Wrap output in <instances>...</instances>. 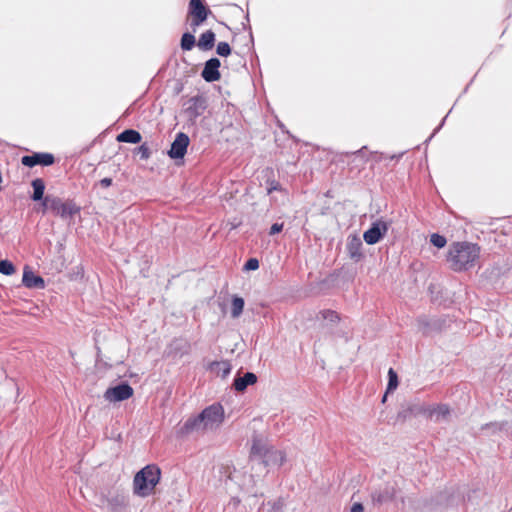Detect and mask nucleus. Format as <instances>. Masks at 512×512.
Listing matches in <instances>:
<instances>
[{
    "label": "nucleus",
    "instance_id": "obj_1",
    "mask_svg": "<svg viewBox=\"0 0 512 512\" xmlns=\"http://www.w3.org/2000/svg\"><path fill=\"white\" fill-rule=\"evenodd\" d=\"M479 253L480 248L477 244L455 242L449 248L447 261L454 271L468 270L475 265Z\"/></svg>",
    "mask_w": 512,
    "mask_h": 512
},
{
    "label": "nucleus",
    "instance_id": "obj_2",
    "mask_svg": "<svg viewBox=\"0 0 512 512\" xmlns=\"http://www.w3.org/2000/svg\"><path fill=\"white\" fill-rule=\"evenodd\" d=\"M250 457L252 461H258L265 467L281 466L285 461L282 451L270 447L258 436L253 437Z\"/></svg>",
    "mask_w": 512,
    "mask_h": 512
},
{
    "label": "nucleus",
    "instance_id": "obj_3",
    "mask_svg": "<svg viewBox=\"0 0 512 512\" xmlns=\"http://www.w3.org/2000/svg\"><path fill=\"white\" fill-rule=\"evenodd\" d=\"M161 470L158 466L147 465L138 471L133 479V493L139 497L151 495L159 483Z\"/></svg>",
    "mask_w": 512,
    "mask_h": 512
},
{
    "label": "nucleus",
    "instance_id": "obj_4",
    "mask_svg": "<svg viewBox=\"0 0 512 512\" xmlns=\"http://www.w3.org/2000/svg\"><path fill=\"white\" fill-rule=\"evenodd\" d=\"M101 505L109 512H123L128 505V495L120 489H111L100 496Z\"/></svg>",
    "mask_w": 512,
    "mask_h": 512
},
{
    "label": "nucleus",
    "instance_id": "obj_5",
    "mask_svg": "<svg viewBox=\"0 0 512 512\" xmlns=\"http://www.w3.org/2000/svg\"><path fill=\"white\" fill-rule=\"evenodd\" d=\"M208 107L207 97L203 94H197L190 97L183 103V113L191 122L202 116Z\"/></svg>",
    "mask_w": 512,
    "mask_h": 512
},
{
    "label": "nucleus",
    "instance_id": "obj_6",
    "mask_svg": "<svg viewBox=\"0 0 512 512\" xmlns=\"http://www.w3.org/2000/svg\"><path fill=\"white\" fill-rule=\"evenodd\" d=\"M47 201L50 202V210L63 219L71 218L80 212V207L71 200L64 202L61 198L54 196Z\"/></svg>",
    "mask_w": 512,
    "mask_h": 512
},
{
    "label": "nucleus",
    "instance_id": "obj_7",
    "mask_svg": "<svg viewBox=\"0 0 512 512\" xmlns=\"http://www.w3.org/2000/svg\"><path fill=\"white\" fill-rule=\"evenodd\" d=\"M207 430L218 427L224 419V410L220 404H212L200 413Z\"/></svg>",
    "mask_w": 512,
    "mask_h": 512
},
{
    "label": "nucleus",
    "instance_id": "obj_8",
    "mask_svg": "<svg viewBox=\"0 0 512 512\" xmlns=\"http://www.w3.org/2000/svg\"><path fill=\"white\" fill-rule=\"evenodd\" d=\"M188 13L192 17L191 27L195 31V28L200 26L207 19L211 10L205 6L203 0H190Z\"/></svg>",
    "mask_w": 512,
    "mask_h": 512
},
{
    "label": "nucleus",
    "instance_id": "obj_9",
    "mask_svg": "<svg viewBox=\"0 0 512 512\" xmlns=\"http://www.w3.org/2000/svg\"><path fill=\"white\" fill-rule=\"evenodd\" d=\"M390 223L378 219L374 221L370 228L366 230L363 234L364 241L369 245H374L378 243L383 236L387 233L389 229Z\"/></svg>",
    "mask_w": 512,
    "mask_h": 512
},
{
    "label": "nucleus",
    "instance_id": "obj_10",
    "mask_svg": "<svg viewBox=\"0 0 512 512\" xmlns=\"http://www.w3.org/2000/svg\"><path fill=\"white\" fill-rule=\"evenodd\" d=\"M189 143L190 139L187 134L183 132L177 133L170 149L167 152L168 156L174 160L183 159L187 152Z\"/></svg>",
    "mask_w": 512,
    "mask_h": 512
},
{
    "label": "nucleus",
    "instance_id": "obj_11",
    "mask_svg": "<svg viewBox=\"0 0 512 512\" xmlns=\"http://www.w3.org/2000/svg\"><path fill=\"white\" fill-rule=\"evenodd\" d=\"M133 395V388L127 383L122 382L106 390L104 397L110 402H120L127 400Z\"/></svg>",
    "mask_w": 512,
    "mask_h": 512
},
{
    "label": "nucleus",
    "instance_id": "obj_12",
    "mask_svg": "<svg viewBox=\"0 0 512 512\" xmlns=\"http://www.w3.org/2000/svg\"><path fill=\"white\" fill-rule=\"evenodd\" d=\"M395 487L393 484L385 483L375 488L371 492V498L374 505L380 506L391 502L395 497Z\"/></svg>",
    "mask_w": 512,
    "mask_h": 512
},
{
    "label": "nucleus",
    "instance_id": "obj_13",
    "mask_svg": "<svg viewBox=\"0 0 512 512\" xmlns=\"http://www.w3.org/2000/svg\"><path fill=\"white\" fill-rule=\"evenodd\" d=\"M55 162V157L51 153L35 152L31 155H25L21 158V163L29 168L36 165L51 166Z\"/></svg>",
    "mask_w": 512,
    "mask_h": 512
},
{
    "label": "nucleus",
    "instance_id": "obj_14",
    "mask_svg": "<svg viewBox=\"0 0 512 512\" xmlns=\"http://www.w3.org/2000/svg\"><path fill=\"white\" fill-rule=\"evenodd\" d=\"M205 431H207V429L204 426L200 413L196 416L189 417L179 429L182 436H187L193 433H203Z\"/></svg>",
    "mask_w": 512,
    "mask_h": 512
},
{
    "label": "nucleus",
    "instance_id": "obj_15",
    "mask_svg": "<svg viewBox=\"0 0 512 512\" xmlns=\"http://www.w3.org/2000/svg\"><path fill=\"white\" fill-rule=\"evenodd\" d=\"M220 66L221 62L218 58H210L204 64V68L201 72V77L209 83L218 81L221 77L219 71Z\"/></svg>",
    "mask_w": 512,
    "mask_h": 512
},
{
    "label": "nucleus",
    "instance_id": "obj_16",
    "mask_svg": "<svg viewBox=\"0 0 512 512\" xmlns=\"http://www.w3.org/2000/svg\"><path fill=\"white\" fill-rule=\"evenodd\" d=\"M421 412L435 422H440L450 415L449 406L438 404L436 406H427L421 409Z\"/></svg>",
    "mask_w": 512,
    "mask_h": 512
},
{
    "label": "nucleus",
    "instance_id": "obj_17",
    "mask_svg": "<svg viewBox=\"0 0 512 512\" xmlns=\"http://www.w3.org/2000/svg\"><path fill=\"white\" fill-rule=\"evenodd\" d=\"M362 247H363L362 240L357 235L348 236L346 250H347L349 257L353 261L359 262L362 259V257H363Z\"/></svg>",
    "mask_w": 512,
    "mask_h": 512
},
{
    "label": "nucleus",
    "instance_id": "obj_18",
    "mask_svg": "<svg viewBox=\"0 0 512 512\" xmlns=\"http://www.w3.org/2000/svg\"><path fill=\"white\" fill-rule=\"evenodd\" d=\"M22 283L27 288L43 289L45 281L41 276L34 274V272L26 266L23 271Z\"/></svg>",
    "mask_w": 512,
    "mask_h": 512
},
{
    "label": "nucleus",
    "instance_id": "obj_19",
    "mask_svg": "<svg viewBox=\"0 0 512 512\" xmlns=\"http://www.w3.org/2000/svg\"><path fill=\"white\" fill-rule=\"evenodd\" d=\"M257 382V376L253 372H246L243 376L237 375L234 378L233 387L238 392H243L249 385Z\"/></svg>",
    "mask_w": 512,
    "mask_h": 512
},
{
    "label": "nucleus",
    "instance_id": "obj_20",
    "mask_svg": "<svg viewBox=\"0 0 512 512\" xmlns=\"http://www.w3.org/2000/svg\"><path fill=\"white\" fill-rule=\"evenodd\" d=\"M116 139L122 143L137 144L141 142L142 136L134 129H126L118 134Z\"/></svg>",
    "mask_w": 512,
    "mask_h": 512
},
{
    "label": "nucleus",
    "instance_id": "obj_21",
    "mask_svg": "<svg viewBox=\"0 0 512 512\" xmlns=\"http://www.w3.org/2000/svg\"><path fill=\"white\" fill-rule=\"evenodd\" d=\"M215 33L212 30H207L199 37L197 46L203 51H209L214 47Z\"/></svg>",
    "mask_w": 512,
    "mask_h": 512
},
{
    "label": "nucleus",
    "instance_id": "obj_22",
    "mask_svg": "<svg viewBox=\"0 0 512 512\" xmlns=\"http://www.w3.org/2000/svg\"><path fill=\"white\" fill-rule=\"evenodd\" d=\"M31 186L33 188V193L31 195V199L33 201H40L44 198L45 191V182L41 178H36L32 180Z\"/></svg>",
    "mask_w": 512,
    "mask_h": 512
},
{
    "label": "nucleus",
    "instance_id": "obj_23",
    "mask_svg": "<svg viewBox=\"0 0 512 512\" xmlns=\"http://www.w3.org/2000/svg\"><path fill=\"white\" fill-rule=\"evenodd\" d=\"M244 299L239 296H234L232 299V307H231V316L233 318H238L244 309Z\"/></svg>",
    "mask_w": 512,
    "mask_h": 512
},
{
    "label": "nucleus",
    "instance_id": "obj_24",
    "mask_svg": "<svg viewBox=\"0 0 512 512\" xmlns=\"http://www.w3.org/2000/svg\"><path fill=\"white\" fill-rule=\"evenodd\" d=\"M196 43V39L193 34L186 32L181 37L180 46L184 51H190Z\"/></svg>",
    "mask_w": 512,
    "mask_h": 512
},
{
    "label": "nucleus",
    "instance_id": "obj_25",
    "mask_svg": "<svg viewBox=\"0 0 512 512\" xmlns=\"http://www.w3.org/2000/svg\"><path fill=\"white\" fill-rule=\"evenodd\" d=\"M398 386V375L393 368L388 371V384L386 388V394L394 391Z\"/></svg>",
    "mask_w": 512,
    "mask_h": 512
},
{
    "label": "nucleus",
    "instance_id": "obj_26",
    "mask_svg": "<svg viewBox=\"0 0 512 512\" xmlns=\"http://www.w3.org/2000/svg\"><path fill=\"white\" fill-rule=\"evenodd\" d=\"M417 325H418V329L423 333V334H428L430 333L431 331V321L428 317L426 316H421L417 319Z\"/></svg>",
    "mask_w": 512,
    "mask_h": 512
},
{
    "label": "nucleus",
    "instance_id": "obj_27",
    "mask_svg": "<svg viewBox=\"0 0 512 512\" xmlns=\"http://www.w3.org/2000/svg\"><path fill=\"white\" fill-rule=\"evenodd\" d=\"M508 423L502 422H490L483 426V429H491L493 433L502 432L507 429Z\"/></svg>",
    "mask_w": 512,
    "mask_h": 512
},
{
    "label": "nucleus",
    "instance_id": "obj_28",
    "mask_svg": "<svg viewBox=\"0 0 512 512\" xmlns=\"http://www.w3.org/2000/svg\"><path fill=\"white\" fill-rule=\"evenodd\" d=\"M15 272V266L9 260H0V273L4 275H12Z\"/></svg>",
    "mask_w": 512,
    "mask_h": 512
},
{
    "label": "nucleus",
    "instance_id": "obj_29",
    "mask_svg": "<svg viewBox=\"0 0 512 512\" xmlns=\"http://www.w3.org/2000/svg\"><path fill=\"white\" fill-rule=\"evenodd\" d=\"M320 315L323 320H327L331 323H336L339 321V315L333 310H323L320 312Z\"/></svg>",
    "mask_w": 512,
    "mask_h": 512
},
{
    "label": "nucleus",
    "instance_id": "obj_30",
    "mask_svg": "<svg viewBox=\"0 0 512 512\" xmlns=\"http://www.w3.org/2000/svg\"><path fill=\"white\" fill-rule=\"evenodd\" d=\"M216 53L221 57H227L231 54V47L227 42H219Z\"/></svg>",
    "mask_w": 512,
    "mask_h": 512
},
{
    "label": "nucleus",
    "instance_id": "obj_31",
    "mask_svg": "<svg viewBox=\"0 0 512 512\" xmlns=\"http://www.w3.org/2000/svg\"><path fill=\"white\" fill-rule=\"evenodd\" d=\"M430 242L437 248H443L447 243L446 238L438 233L431 235Z\"/></svg>",
    "mask_w": 512,
    "mask_h": 512
},
{
    "label": "nucleus",
    "instance_id": "obj_32",
    "mask_svg": "<svg viewBox=\"0 0 512 512\" xmlns=\"http://www.w3.org/2000/svg\"><path fill=\"white\" fill-rule=\"evenodd\" d=\"M137 153L140 155V158L142 160H147L151 156V151H150V149H149V147H148V145L146 143L141 144L137 148Z\"/></svg>",
    "mask_w": 512,
    "mask_h": 512
},
{
    "label": "nucleus",
    "instance_id": "obj_33",
    "mask_svg": "<svg viewBox=\"0 0 512 512\" xmlns=\"http://www.w3.org/2000/svg\"><path fill=\"white\" fill-rule=\"evenodd\" d=\"M266 190L268 194H271L273 191H280L282 189L280 183L274 179L270 180L268 179L266 181Z\"/></svg>",
    "mask_w": 512,
    "mask_h": 512
},
{
    "label": "nucleus",
    "instance_id": "obj_34",
    "mask_svg": "<svg viewBox=\"0 0 512 512\" xmlns=\"http://www.w3.org/2000/svg\"><path fill=\"white\" fill-rule=\"evenodd\" d=\"M259 268V261L256 258H250L246 261L244 265V270L252 271Z\"/></svg>",
    "mask_w": 512,
    "mask_h": 512
},
{
    "label": "nucleus",
    "instance_id": "obj_35",
    "mask_svg": "<svg viewBox=\"0 0 512 512\" xmlns=\"http://www.w3.org/2000/svg\"><path fill=\"white\" fill-rule=\"evenodd\" d=\"M283 226H284V224H283V223H274V224L270 227L269 234H270V235H275V234L280 233V232L283 230Z\"/></svg>",
    "mask_w": 512,
    "mask_h": 512
},
{
    "label": "nucleus",
    "instance_id": "obj_36",
    "mask_svg": "<svg viewBox=\"0 0 512 512\" xmlns=\"http://www.w3.org/2000/svg\"><path fill=\"white\" fill-rule=\"evenodd\" d=\"M217 364L222 366V370H223L222 376L226 377L231 371V366L226 362L217 363Z\"/></svg>",
    "mask_w": 512,
    "mask_h": 512
},
{
    "label": "nucleus",
    "instance_id": "obj_37",
    "mask_svg": "<svg viewBox=\"0 0 512 512\" xmlns=\"http://www.w3.org/2000/svg\"><path fill=\"white\" fill-rule=\"evenodd\" d=\"M99 185L103 188H108L112 185V179L111 178H103L99 181Z\"/></svg>",
    "mask_w": 512,
    "mask_h": 512
},
{
    "label": "nucleus",
    "instance_id": "obj_38",
    "mask_svg": "<svg viewBox=\"0 0 512 512\" xmlns=\"http://www.w3.org/2000/svg\"><path fill=\"white\" fill-rule=\"evenodd\" d=\"M363 511H364V507L359 502L354 503L350 509V512H363Z\"/></svg>",
    "mask_w": 512,
    "mask_h": 512
},
{
    "label": "nucleus",
    "instance_id": "obj_39",
    "mask_svg": "<svg viewBox=\"0 0 512 512\" xmlns=\"http://www.w3.org/2000/svg\"><path fill=\"white\" fill-rule=\"evenodd\" d=\"M48 198H54V196L47 195L41 200L44 211L50 209V202L47 201Z\"/></svg>",
    "mask_w": 512,
    "mask_h": 512
},
{
    "label": "nucleus",
    "instance_id": "obj_40",
    "mask_svg": "<svg viewBox=\"0 0 512 512\" xmlns=\"http://www.w3.org/2000/svg\"><path fill=\"white\" fill-rule=\"evenodd\" d=\"M272 509L274 512H281L282 509V503L281 502H274L272 505Z\"/></svg>",
    "mask_w": 512,
    "mask_h": 512
},
{
    "label": "nucleus",
    "instance_id": "obj_41",
    "mask_svg": "<svg viewBox=\"0 0 512 512\" xmlns=\"http://www.w3.org/2000/svg\"><path fill=\"white\" fill-rule=\"evenodd\" d=\"M446 117H447V115L444 117V119L442 120V122L440 123V125H439L435 130H434V132H433V134L431 135V137H432V136H434V135H435V134H436V133L441 129V127H442V126H443V124H444V121H445Z\"/></svg>",
    "mask_w": 512,
    "mask_h": 512
},
{
    "label": "nucleus",
    "instance_id": "obj_42",
    "mask_svg": "<svg viewBox=\"0 0 512 512\" xmlns=\"http://www.w3.org/2000/svg\"><path fill=\"white\" fill-rule=\"evenodd\" d=\"M387 395H388V394H386V393L384 394V396H383V398H382V402H383V403L386 401V399H387Z\"/></svg>",
    "mask_w": 512,
    "mask_h": 512
}]
</instances>
